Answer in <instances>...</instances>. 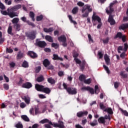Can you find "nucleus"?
Listing matches in <instances>:
<instances>
[{
  "instance_id": "58836bf2",
  "label": "nucleus",
  "mask_w": 128,
  "mask_h": 128,
  "mask_svg": "<svg viewBox=\"0 0 128 128\" xmlns=\"http://www.w3.org/2000/svg\"><path fill=\"white\" fill-rule=\"evenodd\" d=\"M90 124L92 126H94L98 124V121L96 120H94L92 122L90 123Z\"/></svg>"
},
{
  "instance_id": "79ce46f5",
  "label": "nucleus",
  "mask_w": 128,
  "mask_h": 128,
  "mask_svg": "<svg viewBox=\"0 0 128 128\" xmlns=\"http://www.w3.org/2000/svg\"><path fill=\"white\" fill-rule=\"evenodd\" d=\"M30 16L32 18V20H33V22H34V14L32 12H30Z\"/></svg>"
},
{
  "instance_id": "338daca9",
  "label": "nucleus",
  "mask_w": 128,
  "mask_h": 128,
  "mask_svg": "<svg viewBox=\"0 0 128 128\" xmlns=\"http://www.w3.org/2000/svg\"><path fill=\"white\" fill-rule=\"evenodd\" d=\"M12 52H14L12 49H10V48H6V52H7L12 53Z\"/></svg>"
},
{
  "instance_id": "4d7b16f0",
  "label": "nucleus",
  "mask_w": 128,
  "mask_h": 128,
  "mask_svg": "<svg viewBox=\"0 0 128 128\" xmlns=\"http://www.w3.org/2000/svg\"><path fill=\"white\" fill-rule=\"evenodd\" d=\"M42 15H40V16H38L36 18V20L38 22H40V20H42Z\"/></svg>"
},
{
  "instance_id": "ddd939ff",
  "label": "nucleus",
  "mask_w": 128,
  "mask_h": 128,
  "mask_svg": "<svg viewBox=\"0 0 128 128\" xmlns=\"http://www.w3.org/2000/svg\"><path fill=\"white\" fill-rule=\"evenodd\" d=\"M88 111L80 112L77 113V116H78V118H82V116H88Z\"/></svg>"
},
{
  "instance_id": "a211bd4d",
  "label": "nucleus",
  "mask_w": 128,
  "mask_h": 128,
  "mask_svg": "<svg viewBox=\"0 0 128 128\" xmlns=\"http://www.w3.org/2000/svg\"><path fill=\"white\" fill-rule=\"evenodd\" d=\"M32 86V84L30 82H26L22 85V88H30Z\"/></svg>"
},
{
  "instance_id": "f03ea898",
  "label": "nucleus",
  "mask_w": 128,
  "mask_h": 128,
  "mask_svg": "<svg viewBox=\"0 0 128 128\" xmlns=\"http://www.w3.org/2000/svg\"><path fill=\"white\" fill-rule=\"evenodd\" d=\"M35 88L38 92H42L45 94H50V90L48 88H44L42 85L36 84L35 85Z\"/></svg>"
},
{
  "instance_id": "052dcab7",
  "label": "nucleus",
  "mask_w": 128,
  "mask_h": 128,
  "mask_svg": "<svg viewBox=\"0 0 128 128\" xmlns=\"http://www.w3.org/2000/svg\"><path fill=\"white\" fill-rule=\"evenodd\" d=\"M109 40H110V38H107L105 40H103L104 44H108V42Z\"/></svg>"
},
{
  "instance_id": "7ed1b4c3",
  "label": "nucleus",
  "mask_w": 128,
  "mask_h": 128,
  "mask_svg": "<svg viewBox=\"0 0 128 128\" xmlns=\"http://www.w3.org/2000/svg\"><path fill=\"white\" fill-rule=\"evenodd\" d=\"M63 86L64 90H66L69 94H76L77 91L76 88H68V85L66 83H63Z\"/></svg>"
},
{
  "instance_id": "4468645a",
  "label": "nucleus",
  "mask_w": 128,
  "mask_h": 128,
  "mask_svg": "<svg viewBox=\"0 0 128 128\" xmlns=\"http://www.w3.org/2000/svg\"><path fill=\"white\" fill-rule=\"evenodd\" d=\"M108 22L110 23V24H111V26L116 24V21L114 20V18H112V16L110 15L109 16Z\"/></svg>"
},
{
  "instance_id": "a19ab883",
  "label": "nucleus",
  "mask_w": 128,
  "mask_h": 128,
  "mask_svg": "<svg viewBox=\"0 0 128 128\" xmlns=\"http://www.w3.org/2000/svg\"><path fill=\"white\" fill-rule=\"evenodd\" d=\"M88 38L89 42H94V40L90 34H88Z\"/></svg>"
},
{
  "instance_id": "473e14b6",
  "label": "nucleus",
  "mask_w": 128,
  "mask_h": 128,
  "mask_svg": "<svg viewBox=\"0 0 128 128\" xmlns=\"http://www.w3.org/2000/svg\"><path fill=\"white\" fill-rule=\"evenodd\" d=\"M78 12V8L75 7L72 10V14H76Z\"/></svg>"
},
{
  "instance_id": "a878e982",
  "label": "nucleus",
  "mask_w": 128,
  "mask_h": 128,
  "mask_svg": "<svg viewBox=\"0 0 128 128\" xmlns=\"http://www.w3.org/2000/svg\"><path fill=\"white\" fill-rule=\"evenodd\" d=\"M24 100L26 104H30V98L28 96H25L24 97Z\"/></svg>"
},
{
  "instance_id": "423d86ee",
  "label": "nucleus",
  "mask_w": 128,
  "mask_h": 128,
  "mask_svg": "<svg viewBox=\"0 0 128 128\" xmlns=\"http://www.w3.org/2000/svg\"><path fill=\"white\" fill-rule=\"evenodd\" d=\"M58 40L60 42H63L62 46H66V38L65 36H62L58 38Z\"/></svg>"
},
{
  "instance_id": "4be33fe9",
  "label": "nucleus",
  "mask_w": 128,
  "mask_h": 128,
  "mask_svg": "<svg viewBox=\"0 0 128 128\" xmlns=\"http://www.w3.org/2000/svg\"><path fill=\"white\" fill-rule=\"evenodd\" d=\"M126 28H128V24H122L119 27L120 30H126Z\"/></svg>"
},
{
  "instance_id": "3c124183",
  "label": "nucleus",
  "mask_w": 128,
  "mask_h": 128,
  "mask_svg": "<svg viewBox=\"0 0 128 128\" xmlns=\"http://www.w3.org/2000/svg\"><path fill=\"white\" fill-rule=\"evenodd\" d=\"M121 112H122L124 116H128V112H126V110H123L122 109H121Z\"/></svg>"
},
{
  "instance_id": "9b49d317",
  "label": "nucleus",
  "mask_w": 128,
  "mask_h": 128,
  "mask_svg": "<svg viewBox=\"0 0 128 128\" xmlns=\"http://www.w3.org/2000/svg\"><path fill=\"white\" fill-rule=\"evenodd\" d=\"M54 128H64V122L62 121H58V124H54Z\"/></svg>"
},
{
  "instance_id": "f257e3e1",
  "label": "nucleus",
  "mask_w": 128,
  "mask_h": 128,
  "mask_svg": "<svg viewBox=\"0 0 128 128\" xmlns=\"http://www.w3.org/2000/svg\"><path fill=\"white\" fill-rule=\"evenodd\" d=\"M92 12V8L90 5H85L82 9V13L83 18H86L88 16V14Z\"/></svg>"
},
{
  "instance_id": "1a4fd4ad",
  "label": "nucleus",
  "mask_w": 128,
  "mask_h": 128,
  "mask_svg": "<svg viewBox=\"0 0 128 128\" xmlns=\"http://www.w3.org/2000/svg\"><path fill=\"white\" fill-rule=\"evenodd\" d=\"M124 48L122 47V46H120L118 48V52L119 54H120V50H124V52H126L128 48V44L126 43L124 44Z\"/></svg>"
},
{
  "instance_id": "13d9d810",
  "label": "nucleus",
  "mask_w": 128,
  "mask_h": 128,
  "mask_svg": "<svg viewBox=\"0 0 128 128\" xmlns=\"http://www.w3.org/2000/svg\"><path fill=\"white\" fill-rule=\"evenodd\" d=\"M78 6H84V4L83 2H79L77 3Z\"/></svg>"
},
{
  "instance_id": "7c9ffc66",
  "label": "nucleus",
  "mask_w": 128,
  "mask_h": 128,
  "mask_svg": "<svg viewBox=\"0 0 128 128\" xmlns=\"http://www.w3.org/2000/svg\"><path fill=\"white\" fill-rule=\"evenodd\" d=\"M100 108L104 112H106V108L105 107L104 105V104L102 103L100 104Z\"/></svg>"
},
{
  "instance_id": "f8f14e48",
  "label": "nucleus",
  "mask_w": 128,
  "mask_h": 128,
  "mask_svg": "<svg viewBox=\"0 0 128 128\" xmlns=\"http://www.w3.org/2000/svg\"><path fill=\"white\" fill-rule=\"evenodd\" d=\"M73 56L74 58V60L76 64H82V61H80V60L78 58H76L78 56V53H74Z\"/></svg>"
},
{
  "instance_id": "6ab92c4d",
  "label": "nucleus",
  "mask_w": 128,
  "mask_h": 128,
  "mask_svg": "<svg viewBox=\"0 0 128 128\" xmlns=\"http://www.w3.org/2000/svg\"><path fill=\"white\" fill-rule=\"evenodd\" d=\"M40 124H52V122H50V120H48V119H44L42 120L40 122Z\"/></svg>"
},
{
  "instance_id": "5701e85b",
  "label": "nucleus",
  "mask_w": 128,
  "mask_h": 128,
  "mask_svg": "<svg viewBox=\"0 0 128 128\" xmlns=\"http://www.w3.org/2000/svg\"><path fill=\"white\" fill-rule=\"evenodd\" d=\"M46 110L44 109L42 112L40 111V110L38 109V108H35V114H42L44 112H46Z\"/></svg>"
},
{
  "instance_id": "603ef678",
  "label": "nucleus",
  "mask_w": 128,
  "mask_h": 128,
  "mask_svg": "<svg viewBox=\"0 0 128 128\" xmlns=\"http://www.w3.org/2000/svg\"><path fill=\"white\" fill-rule=\"evenodd\" d=\"M1 14H2L4 16H8V12L6 10H2Z\"/></svg>"
},
{
  "instance_id": "c85d7f7f",
  "label": "nucleus",
  "mask_w": 128,
  "mask_h": 128,
  "mask_svg": "<svg viewBox=\"0 0 128 128\" xmlns=\"http://www.w3.org/2000/svg\"><path fill=\"white\" fill-rule=\"evenodd\" d=\"M48 82H49L50 84H56V80L52 78H48Z\"/></svg>"
},
{
  "instance_id": "e433bc0d",
  "label": "nucleus",
  "mask_w": 128,
  "mask_h": 128,
  "mask_svg": "<svg viewBox=\"0 0 128 128\" xmlns=\"http://www.w3.org/2000/svg\"><path fill=\"white\" fill-rule=\"evenodd\" d=\"M122 32H118L116 35L115 36V38H122Z\"/></svg>"
},
{
  "instance_id": "2f4dec72",
  "label": "nucleus",
  "mask_w": 128,
  "mask_h": 128,
  "mask_svg": "<svg viewBox=\"0 0 128 128\" xmlns=\"http://www.w3.org/2000/svg\"><path fill=\"white\" fill-rule=\"evenodd\" d=\"M68 17L70 20V22H72V24H76V22L72 20V16L68 15Z\"/></svg>"
},
{
  "instance_id": "6e6d98bb",
  "label": "nucleus",
  "mask_w": 128,
  "mask_h": 128,
  "mask_svg": "<svg viewBox=\"0 0 128 128\" xmlns=\"http://www.w3.org/2000/svg\"><path fill=\"white\" fill-rule=\"evenodd\" d=\"M4 2L6 4H8V6H10V4H12V0H10L9 1L8 0H5Z\"/></svg>"
},
{
  "instance_id": "0e129e2a",
  "label": "nucleus",
  "mask_w": 128,
  "mask_h": 128,
  "mask_svg": "<svg viewBox=\"0 0 128 128\" xmlns=\"http://www.w3.org/2000/svg\"><path fill=\"white\" fill-rule=\"evenodd\" d=\"M52 126V124H46L44 125V126L46 128H52V126Z\"/></svg>"
},
{
  "instance_id": "49530a36",
  "label": "nucleus",
  "mask_w": 128,
  "mask_h": 128,
  "mask_svg": "<svg viewBox=\"0 0 128 128\" xmlns=\"http://www.w3.org/2000/svg\"><path fill=\"white\" fill-rule=\"evenodd\" d=\"M84 84H90L92 82V80H90V78H89L86 80H84Z\"/></svg>"
},
{
  "instance_id": "774afa93",
  "label": "nucleus",
  "mask_w": 128,
  "mask_h": 128,
  "mask_svg": "<svg viewBox=\"0 0 128 128\" xmlns=\"http://www.w3.org/2000/svg\"><path fill=\"white\" fill-rule=\"evenodd\" d=\"M38 128V124H34L32 126V128Z\"/></svg>"
},
{
  "instance_id": "f3484780",
  "label": "nucleus",
  "mask_w": 128,
  "mask_h": 128,
  "mask_svg": "<svg viewBox=\"0 0 128 128\" xmlns=\"http://www.w3.org/2000/svg\"><path fill=\"white\" fill-rule=\"evenodd\" d=\"M8 12V15L9 16L12 18H14V16H18V14L16 12H12L10 11V9L7 10Z\"/></svg>"
},
{
  "instance_id": "aec40b11",
  "label": "nucleus",
  "mask_w": 128,
  "mask_h": 128,
  "mask_svg": "<svg viewBox=\"0 0 128 128\" xmlns=\"http://www.w3.org/2000/svg\"><path fill=\"white\" fill-rule=\"evenodd\" d=\"M104 58L106 64L108 66V64H110V57L108 56V54H106L104 56Z\"/></svg>"
},
{
  "instance_id": "0eeeda50",
  "label": "nucleus",
  "mask_w": 128,
  "mask_h": 128,
  "mask_svg": "<svg viewBox=\"0 0 128 128\" xmlns=\"http://www.w3.org/2000/svg\"><path fill=\"white\" fill-rule=\"evenodd\" d=\"M36 32H32L30 33H26V36L30 40H34L36 38Z\"/></svg>"
},
{
  "instance_id": "9d476101",
  "label": "nucleus",
  "mask_w": 128,
  "mask_h": 128,
  "mask_svg": "<svg viewBox=\"0 0 128 128\" xmlns=\"http://www.w3.org/2000/svg\"><path fill=\"white\" fill-rule=\"evenodd\" d=\"M82 90H88L92 94H94V88H90V86L83 87L82 88Z\"/></svg>"
},
{
  "instance_id": "ea45409f",
  "label": "nucleus",
  "mask_w": 128,
  "mask_h": 128,
  "mask_svg": "<svg viewBox=\"0 0 128 128\" xmlns=\"http://www.w3.org/2000/svg\"><path fill=\"white\" fill-rule=\"evenodd\" d=\"M80 80L81 82H84V80H86V76L84 75H80L79 77Z\"/></svg>"
},
{
  "instance_id": "c9c22d12",
  "label": "nucleus",
  "mask_w": 128,
  "mask_h": 128,
  "mask_svg": "<svg viewBox=\"0 0 128 128\" xmlns=\"http://www.w3.org/2000/svg\"><path fill=\"white\" fill-rule=\"evenodd\" d=\"M94 90H95V94H98V92H100V89L98 88V85H96L94 87Z\"/></svg>"
},
{
  "instance_id": "4c0bfd02",
  "label": "nucleus",
  "mask_w": 128,
  "mask_h": 128,
  "mask_svg": "<svg viewBox=\"0 0 128 128\" xmlns=\"http://www.w3.org/2000/svg\"><path fill=\"white\" fill-rule=\"evenodd\" d=\"M20 21V19L18 18H14L12 20V24H18V22Z\"/></svg>"
},
{
  "instance_id": "bf43d9fd",
  "label": "nucleus",
  "mask_w": 128,
  "mask_h": 128,
  "mask_svg": "<svg viewBox=\"0 0 128 128\" xmlns=\"http://www.w3.org/2000/svg\"><path fill=\"white\" fill-rule=\"evenodd\" d=\"M38 97L40 98H46V96L42 94H38Z\"/></svg>"
},
{
  "instance_id": "c756f323",
  "label": "nucleus",
  "mask_w": 128,
  "mask_h": 128,
  "mask_svg": "<svg viewBox=\"0 0 128 128\" xmlns=\"http://www.w3.org/2000/svg\"><path fill=\"white\" fill-rule=\"evenodd\" d=\"M98 122H100V124H104V122H106V121L104 120V118L100 117L98 119Z\"/></svg>"
},
{
  "instance_id": "37998d69",
  "label": "nucleus",
  "mask_w": 128,
  "mask_h": 128,
  "mask_svg": "<svg viewBox=\"0 0 128 128\" xmlns=\"http://www.w3.org/2000/svg\"><path fill=\"white\" fill-rule=\"evenodd\" d=\"M108 114H112L114 113V112H112V108H106V111Z\"/></svg>"
},
{
  "instance_id": "5fc2aeb1",
  "label": "nucleus",
  "mask_w": 128,
  "mask_h": 128,
  "mask_svg": "<svg viewBox=\"0 0 128 128\" xmlns=\"http://www.w3.org/2000/svg\"><path fill=\"white\" fill-rule=\"evenodd\" d=\"M104 68L106 70L107 74H110V70L108 69V67L106 66V65H104Z\"/></svg>"
},
{
  "instance_id": "09e8293b",
  "label": "nucleus",
  "mask_w": 128,
  "mask_h": 128,
  "mask_svg": "<svg viewBox=\"0 0 128 128\" xmlns=\"http://www.w3.org/2000/svg\"><path fill=\"white\" fill-rule=\"evenodd\" d=\"M26 106V104L24 102H21L20 104V108H24Z\"/></svg>"
},
{
  "instance_id": "b1692460",
  "label": "nucleus",
  "mask_w": 128,
  "mask_h": 128,
  "mask_svg": "<svg viewBox=\"0 0 128 128\" xmlns=\"http://www.w3.org/2000/svg\"><path fill=\"white\" fill-rule=\"evenodd\" d=\"M45 38L46 40H48V42H54L52 38V36H46Z\"/></svg>"
},
{
  "instance_id": "20e7f679",
  "label": "nucleus",
  "mask_w": 128,
  "mask_h": 128,
  "mask_svg": "<svg viewBox=\"0 0 128 128\" xmlns=\"http://www.w3.org/2000/svg\"><path fill=\"white\" fill-rule=\"evenodd\" d=\"M102 22L100 18L95 15L94 14L92 16V22L94 26H96V24H98V22Z\"/></svg>"
},
{
  "instance_id": "412c9836",
  "label": "nucleus",
  "mask_w": 128,
  "mask_h": 128,
  "mask_svg": "<svg viewBox=\"0 0 128 128\" xmlns=\"http://www.w3.org/2000/svg\"><path fill=\"white\" fill-rule=\"evenodd\" d=\"M43 64L45 68H48L50 64V62L48 59H45L43 62Z\"/></svg>"
},
{
  "instance_id": "c03bdc74",
  "label": "nucleus",
  "mask_w": 128,
  "mask_h": 128,
  "mask_svg": "<svg viewBox=\"0 0 128 128\" xmlns=\"http://www.w3.org/2000/svg\"><path fill=\"white\" fill-rule=\"evenodd\" d=\"M22 66H23V68H28V62L24 61L23 62Z\"/></svg>"
},
{
  "instance_id": "f704fd0d",
  "label": "nucleus",
  "mask_w": 128,
  "mask_h": 128,
  "mask_svg": "<svg viewBox=\"0 0 128 128\" xmlns=\"http://www.w3.org/2000/svg\"><path fill=\"white\" fill-rule=\"evenodd\" d=\"M44 76H41L37 78L36 80L38 82H42L44 80Z\"/></svg>"
},
{
  "instance_id": "72a5a7b5",
  "label": "nucleus",
  "mask_w": 128,
  "mask_h": 128,
  "mask_svg": "<svg viewBox=\"0 0 128 128\" xmlns=\"http://www.w3.org/2000/svg\"><path fill=\"white\" fill-rule=\"evenodd\" d=\"M23 57L24 54L22 53H20V52H18L17 56V60H20V58Z\"/></svg>"
},
{
  "instance_id": "393cba45",
  "label": "nucleus",
  "mask_w": 128,
  "mask_h": 128,
  "mask_svg": "<svg viewBox=\"0 0 128 128\" xmlns=\"http://www.w3.org/2000/svg\"><path fill=\"white\" fill-rule=\"evenodd\" d=\"M53 56H54L53 60H61L62 62L64 60V59L62 58L58 57V56L56 54H54Z\"/></svg>"
},
{
  "instance_id": "69168bd1",
  "label": "nucleus",
  "mask_w": 128,
  "mask_h": 128,
  "mask_svg": "<svg viewBox=\"0 0 128 128\" xmlns=\"http://www.w3.org/2000/svg\"><path fill=\"white\" fill-rule=\"evenodd\" d=\"M4 5L0 2V8H1V10H4Z\"/></svg>"
},
{
  "instance_id": "39448f33",
  "label": "nucleus",
  "mask_w": 128,
  "mask_h": 128,
  "mask_svg": "<svg viewBox=\"0 0 128 128\" xmlns=\"http://www.w3.org/2000/svg\"><path fill=\"white\" fill-rule=\"evenodd\" d=\"M116 2H116V0H115L110 4V7H109V8H109L110 10H108V9L106 10V12L108 14H112V12H114V8H112V6H114V4H116Z\"/></svg>"
},
{
  "instance_id": "bb28decb",
  "label": "nucleus",
  "mask_w": 128,
  "mask_h": 128,
  "mask_svg": "<svg viewBox=\"0 0 128 128\" xmlns=\"http://www.w3.org/2000/svg\"><path fill=\"white\" fill-rule=\"evenodd\" d=\"M22 119L25 122H30V118L26 115H22L21 116Z\"/></svg>"
},
{
  "instance_id": "864d4df0",
  "label": "nucleus",
  "mask_w": 128,
  "mask_h": 128,
  "mask_svg": "<svg viewBox=\"0 0 128 128\" xmlns=\"http://www.w3.org/2000/svg\"><path fill=\"white\" fill-rule=\"evenodd\" d=\"M10 68H14V66H16V63H14V62H10Z\"/></svg>"
},
{
  "instance_id": "de8ad7c7",
  "label": "nucleus",
  "mask_w": 128,
  "mask_h": 128,
  "mask_svg": "<svg viewBox=\"0 0 128 128\" xmlns=\"http://www.w3.org/2000/svg\"><path fill=\"white\" fill-rule=\"evenodd\" d=\"M52 48H58L59 46V45L58 44L52 43Z\"/></svg>"
},
{
  "instance_id": "dca6fc26",
  "label": "nucleus",
  "mask_w": 128,
  "mask_h": 128,
  "mask_svg": "<svg viewBox=\"0 0 128 128\" xmlns=\"http://www.w3.org/2000/svg\"><path fill=\"white\" fill-rule=\"evenodd\" d=\"M28 55L30 56L32 58H36L38 57V55L36 54L32 51L28 52Z\"/></svg>"
},
{
  "instance_id": "8fccbe9b",
  "label": "nucleus",
  "mask_w": 128,
  "mask_h": 128,
  "mask_svg": "<svg viewBox=\"0 0 128 128\" xmlns=\"http://www.w3.org/2000/svg\"><path fill=\"white\" fill-rule=\"evenodd\" d=\"M16 127L17 128H22V124L18 122L16 125Z\"/></svg>"
},
{
  "instance_id": "2eb2a0df",
  "label": "nucleus",
  "mask_w": 128,
  "mask_h": 128,
  "mask_svg": "<svg viewBox=\"0 0 128 128\" xmlns=\"http://www.w3.org/2000/svg\"><path fill=\"white\" fill-rule=\"evenodd\" d=\"M20 8H22V6L18 4L11 8L10 12H16V10H20Z\"/></svg>"
},
{
  "instance_id": "e2e57ef3",
  "label": "nucleus",
  "mask_w": 128,
  "mask_h": 128,
  "mask_svg": "<svg viewBox=\"0 0 128 128\" xmlns=\"http://www.w3.org/2000/svg\"><path fill=\"white\" fill-rule=\"evenodd\" d=\"M4 88H5V90H8V88H10V86H8V84H4Z\"/></svg>"
},
{
  "instance_id": "6e6552de",
  "label": "nucleus",
  "mask_w": 128,
  "mask_h": 128,
  "mask_svg": "<svg viewBox=\"0 0 128 128\" xmlns=\"http://www.w3.org/2000/svg\"><path fill=\"white\" fill-rule=\"evenodd\" d=\"M36 46H38L40 48H44L46 46V43L44 41H36Z\"/></svg>"
},
{
  "instance_id": "cd10ccee",
  "label": "nucleus",
  "mask_w": 128,
  "mask_h": 128,
  "mask_svg": "<svg viewBox=\"0 0 128 128\" xmlns=\"http://www.w3.org/2000/svg\"><path fill=\"white\" fill-rule=\"evenodd\" d=\"M44 30L45 32H54V28H44Z\"/></svg>"
},
{
  "instance_id": "a18cd8bd",
  "label": "nucleus",
  "mask_w": 128,
  "mask_h": 128,
  "mask_svg": "<svg viewBox=\"0 0 128 128\" xmlns=\"http://www.w3.org/2000/svg\"><path fill=\"white\" fill-rule=\"evenodd\" d=\"M12 26H9L8 30V32L9 34H12Z\"/></svg>"
},
{
  "instance_id": "680f3d73",
  "label": "nucleus",
  "mask_w": 128,
  "mask_h": 128,
  "mask_svg": "<svg viewBox=\"0 0 128 128\" xmlns=\"http://www.w3.org/2000/svg\"><path fill=\"white\" fill-rule=\"evenodd\" d=\"M122 38V40L124 42L126 40V35H122V36L121 38Z\"/></svg>"
}]
</instances>
